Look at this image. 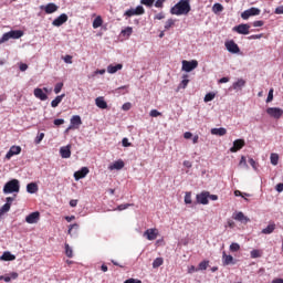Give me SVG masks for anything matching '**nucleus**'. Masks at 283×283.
<instances>
[{"mask_svg":"<svg viewBox=\"0 0 283 283\" xmlns=\"http://www.w3.org/2000/svg\"><path fill=\"white\" fill-rule=\"evenodd\" d=\"M187 85H189V80H182L181 83L179 84V87L185 90L187 87Z\"/></svg>","mask_w":283,"mask_h":283,"instance_id":"obj_56","label":"nucleus"},{"mask_svg":"<svg viewBox=\"0 0 283 283\" xmlns=\"http://www.w3.org/2000/svg\"><path fill=\"white\" fill-rule=\"evenodd\" d=\"M61 90H63V83L55 84L54 94H61Z\"/></svg>","mask_w":283,"mask_h":283,"instance_id":"obj_49","label":"nucleus"},{"mask_svg":"<svg viewBox=\"0 0 283 283\" xmlns=\"http://www.w3.org/2000/svg\"><path fill=\"white\" fill-rule=\"evenodd\" d=\"M266 114H269L271 118H275V120H280V118H282L283 116V109L280 107H269L266 108Z\"/></svg>","mask_w":283,"mask_h":283,"instance_id":"obj_6","label":"nucleus"},{"mask_svg":"<svg viewBox=\"0 0 283 283\" xmlns=\"http://www.w3.org/2000/svg\"><path fill=\"white\" fill-rule=\"evenodd\" d=\"M60 154L62 158H70L72 156V150L70 149V146L61 147Z\"/></svg>","mask_w":283,"mask_h":283,"instance_id":"obj_23","label":"nucleus"},{"mask_svg":"<svg viewBox=\"0 0 283 283\" xmlns=\"http://www.w3.org/2000/svg\"><path fill=\"white\" fill-rule=\"evenodd\" d=\"M63 23H67V14L65 13H62L60 17L53 20L52 25H54L55 28H61Z\"/></svg>","mask_w":283,"mask_h":283,"instance_id":"obj_14","label":"nucleus"},{"mask_svg":"<svg viewBox=\"0 0 283 283\" xmlns=\"http://www.w3.org/2000/svg\"><path fill=\"white\" fill-rule=\"evenodd\" d=\"M250 255L253 260H255V258H262V251L261 250H252L250 252Z\"/></svg>","mask_w":283,"mask_h":283,"instance_id":"obj_41","label":"nucleus"},{"mask_svg":"<svg viewBox=\"0 0 283 283\" xmlns=\"http://www.w3.org/2000/svg\"><path fill=\"white\" fill-rule=\"evenodd\" d=\"M239 165H240V167H249V166L247 165V157L242 156V157H241V160H240V163H239Z\"/></svg>","mask_w":283,"mask_h":283,"instance_id":"obj_53","label":"nucleus"},{"mask_svg":"<svg viewBox=\"0 0 283 283\" xmlns=\"http://www.w3.org/2000/svg\"><path fill=\"white\" fill-rule=\"evenodd\" d=\"M95 104L99 109H107V102L103 97H97L95 99Z\"/></svg>","mask_w":283,"mask_h":283,"instance_id":"obj_27","label":"nucleus"},{"mask_svg":"<svg viewBox=\"0 0 283 283\" xmlns=\"http://www.w3.org/2000/svg\"><path fill=\"white\" fill-rule=\"evenodd\" d=\"M230 251L231 253H238V251H240V245L238 243H231Z\"/></svg>","mask_w":283,"mask_h":283,"instance_id":"obj_45","label":"nucleus"},{"mask_svg":"<svg viewBox=\"0 0 283 283\" xmlns=\"http://www.w3.org/2000/svg\"><path fill=\"white\" fill-rule=\"evenodd\" d=\"M197 202L199 205H209V191H203L197 195Z\"/></svg>","mask_w":283,"mask_h":283,"instance_id":"obj_13","label":"nucleus"},{"mask_svg":"<svg viewBox=\"0 0 283 283\" xmlns=\"http://www.w3.org/2000/svg\"><path fill=\"white\" fill-rule=\"evenodd\" d=\"M63 98H65V94L57 95V96L51 102V107H59V105H61Z\"/></svg>","mask_w":283,"mask_h":283,"instance_id":"obj_30","label":"nucleus"},{"mask_svg":"<svg viewBox=\"0 0 283 283\" xmlns=\"http://www.w3.org/2000/svg\"><path fill=\"white\" fill-rule=\"evenodd\" d=\"M122 145L123 147H132V143H129V139L127 138H123Z\"/></svg>","mask_w":283,"mask_h":283,"instance_id":"obj_54","label":"nucleus"},{"mask_svg":"<svg viewBox=\"0 0 283 283\" xmlns=\"http://www.w3.org/2000/svg\"><path fill=\"white\" fill-rule=\"evenodd\" d=\"M165 264V260L163 258H157L153 262V269H158L159 266H163Z\"/></svg>","mask_w":283,"mask_h":283,"instance_id":"obj_34","label":"nucleus"},{"mask_svg":"<svg viewBox=\"0 0 283 283\" xmlns=\"http://www.w3.org/2000/svg\"><path fill=\"white\" fill-rule=\"evenodd\" d=\"M134 33V29L132 27H127L126 29L122 30V36H126L129 39V35Z\"/></svg>","mask_w":283,"mask_h":283,"instance_id":"obj_35","label":"nucleus"},{"mask_svg":"<svg viewBox=\"0 0 283 283\" xmlns=\"http://www.w3.org/2000/svg\"><path fill=\"white\" fill-rule=\"evenodd\" d=\"M275 189H276V191H277L279 193H282V191H283V184H277L276 187H275Z\"/></svg>","mask_w":283,"mask_h":283,"instance_id":"obj_63","label":"nucleus"},{"mask_svg":"<svg viewBox=\"0 0 283 283\" xmlns=\"http://www.w3.org/2000/svg\"><path fill=\"white\" fill-rule=\"evenodd\" d=\"M156 0H140L142 6H146L147 8H151Z\"/></svg>","mask_w":283,"mask_h":283,"instance_id":"obj_44","label":"nucleus"},{"mask_svg":"<svg viewBox=\"0 0 283 283\" xmlns=\"http://www.w3.org/2000/svg\"><path fill=\"white\" fill-rule=\"evenodd\" d=\"M140 14H145V8H143V6H138L136 9H129L124 13L125 17H136Z\"/></svg>","mask_w":283,"mask_h":283,"instance_id":"obj_10","label":"nucleus"},{"mask_svg":"<svg viewBox=\"0 0 283 283\" xmlns=\"http://www.w3.org/2000/svg\"><path fill=\"white\" fill-rule=\"evenodd\" d=\"M167 0H157L156 2H155V8H165V2H166Z\"/></svg>","mask_w":283,"mask_h":283,"instance_id":"obj_50","label":"nucleus"},{"mask_svg":"<svg viewBox=\"0 0 283 283\" xmlns=\"http://www.w3.org/2000/svg\"><path fill=\"white\" fill-rule=\"evenodd\" d=\"M271 101H273V88L269 91L266 103H271Z\"/></svg>","mask_w":283,"mask_h":283,"instance_id":"obj_55","label":"nucleus"},{"mask_svg":"<svg viewBox=\"0 0 283 283\" xmlns=\"http://www.w3.org/2000/svg\"><path fill=\"white\" fill-rule=\"evenodd\" d=\"M129 207H134V203H122L114 211H125V209H129Z\"/></svg>","mask_w":283,"mask_h":283,"instance_id":"obj_39","label":"nucleus"},{"mask_svg":"<svg viewBox=\"0 0 283 283\" xmlns=\"http://www.w3.org/2000/svg\"><path fill=\"white\" fill-rule=\"evenodd\" d=\"M21 36H23V31L21 30L9 31L2 35L0 43H6V41H10V39H21Z\"/></svg>","mask_w":283,"mask_h":283,"instance_id":"obj_3","label":"nucleus"},{"mask_svg":"<svg viewBox=\"0 0 283 283\" xmlns=\"http://www.w3.org/2000/svg\"><path fill=\"white\" fill-rule=\"evenodd\" d=\"M124 283H143V281H140L138 279H128Z\"/></svg>","mask_w":283,"mask_h":283,"instance_id":"obj_58","label":"nucleus"},{"mask_svg":"<svg viewBox=\"0 0 283 283\" xmlns=\"http://www.w3.org/2000/svg\"><path fill=\"white\" fill-rule=\"evenodd\" d=\"M212 136H226L227 128H212L211 130Z\"/></svg>","mask_w":283,"mask_h":283,"instance_id":"obj_28","label":"nucleus"},{"mask_svg":"<svg viewBox=\"0 0 283 283\" xmlns=\"http://www.w3.org/2000/svg\"><path fill=\"white\" fill-rule=\"evenodd\" d=\"M72 229H75V231H77L78 223H74V224L71 226V228L69 229V235H72Z\"/></svg>","mask_w":283,"mask_h":283,"instance_id":"obj_60","label":"nucleus"},{"mask_svg":"<svg viewBox=\"0 0 283 283\" xmlns=\"http://www.w3.org/2000/svg\"><path fill=\"white\" fill-rule=\"evenodd\" d=\"M271 165H277L280 163V155L272 153L270 156Z\"/></svg>","mask_w":283,"mask_h":283,"instance_id":"obj_38","label":"nucleus"},{"mask_svg":"<svg viewBox=\"0 0 283 283\" xmlns=\"http://www.w3.org/2000/svg\"><path fill=\"white\" fill-rule=\"evenodd\" d=\"M54 125H56L59 127V125H64L65 124V119H54L53 122Z\"/></svg>","mask_w":283,"mask_h":283,"instance_id":"obj_59","label":"nucleus"},{"mask_svg":"<svg viewBox=\"0 0 283 283\" xmlns=\"http://www.w3.org/2000/svg\"><path fill=\"white\" fill-rule=\"evenodd\" d=\"M232 218H233V220H237V222H242L243 224L251 222V219H249V217L244 216V212H237L233 214Z\"/></svg>","mask_w":283,"mask_h":283,"instance_id":"obj_17","label":"nucleus"},{"mask_svg":"<svg viewBox=\"0 0 283 283\" xmlns=\"http://www.w3.org/2000/svg\"><path fill=\"white\" fill-rule=\"evenodd\" d=\"M65 255L66 258H74V252L69 243H65Z\"/></svg>","mask_w":283,"mask_h":283,"instance_id":"obj_40","label":"nucleus"},{"mask_svg":"<svg viewBox=\"0 0 283 283\" xmlns=\"http://www.w3.org/2000/svg\"><path fill=\"white\" fill-rule=\"evenodd\" d=\"M216 98V93H207L203 101L205 103H210V101H213Z\"/></svg>","mask_w":283,"mask_h":283,"instance_id":"obj_42","label":"nucleus"},{"mask_svg":"<svg viewBox=\"0 0 283 283\" xmlns=\"http://www.w3.org/2000/svg\"><path fill=\"white\" fill-rule=\"evenodd\" d=\"M207 269H209V261H201L198 265V271H207Z\"/></svg>","mask_w":283,"mask_h":283,"instance_id":"obj_37","label":"nucleus"},{"mask_svg":"<svg viewBox=\"0 0 283 283\" xmlns=\"http://www.w3.org/2000/svg\"><path fill=\"white\" fill-rule=\"evenodd\" d=\"M144 235L147 238V240H156V238H158V230L157 229H147L144 232Z\"/></svg>","mask_w":283,"mask_h":283,"instance_id":"obj_18","label":"nucleus"},{"mask_svg":"<svg viewBox=\"0 0 283 283\" xmlns=\"http://www.w3.org/2000/svg\"><path fill=\"white\" fill-rule=\"evenodd\" d=\"M81 125H83V120L81 119V116H78V115L72 116L71 124L66 128L65 134H67L69 132H72V129H78V127H81Z\"/></svg>","mask_w":283,"mask_h":283,"instance_id":"obj_4","label":"nucleus"},{"mask_svg":"<svg viewBox=\"0 0 283 283\" xmlns=\"http://www.w3.org/2000/svg\"><path fill=\"white\" fill-rule=\"evenodd\" d=\"M260 12H262L259 8L252 7L241 13V19L248 21L250 17H259Z\"/></svg>","mask_w":283,"mask_h":283,"instance_id":"obj_5","label":"nucleus"},{"mask_svg":"<svg viewBox=\"0 0 283 283\" xmlns=\"http://www.w3.org/2000/svg\"><path fill=\"white\" fill-rule=\"evenodd\" d=\"M64 62L72 64V55H65L64 56Z\"/></svg>","mask_w":283,"mask_h":283,"instance_id":"obj_64","label":"nucleus"},{"mask_svg":"<svg viewBox=\"0 0 283 283\" xmlns=\"http://www.w3.org/2000/svg\"><path fill=\"white\" fill-rule=\"evenodd\" d=\"M0 260H2L3 262H12L17 260V256L11 252L7 251V252H3V254L0 256Z\"/></svg>","mask_w":283,"mask_h":283,"instance_id":"obj_21","label":"nucleus"},{"mask_svg":"<svg viewBox=\"0 0 283 283\" xmlns=\"http://www.w3.org/2000/svg\"><path fill=\"white\" fill-rule=\"evenodd\" d=\"M56 10H59V6L54 4V3H48L44 7V11L46 14H54V12H56Z\"/></svg>","mask_w":283,"mask_h":283,"instance_id":"obj_22","label":"nucleus"},{"mask_svg":"<svg viewBox=\"0 0 283 283\" xmlns=\"http://www.w3.org/2000/svg\"><path fill=\"white\" fill-rule=\"evenodd\" d=\"M39 220H41V212L40 211L31 212L30 214H28L25 217V222L28 224H36V222H39Z\"/></svg>","mask_w":283,"mask_h":283,"instance_id":"obj_8","label":"nucleus"},{"mask_svg":"<svg viewBox=\"0 0 283 283\" xmlns=\"http://www.w3.org/2000/svg\"><path fill=\"white\" fill-rule=\"evenodd\" d=\"M163 19H165V13H163V12L157 13V14L155 15V20H157V21H163Z\"/></svg>","mask_w":283,"mask_h":283,"instance_id":"obj_57","label":"nucleus"},{"mask_svg":"<svg viewBox=\"0 0 283 283\" xmlns=\"http://www.w3.org/2000/svg\"><path fill=\"white\" fill-rule=\"evenodd\" d=\"M10 203H4L1 208H0V213L3 216V213H8V211H10Z\"/></svg>","mask_w":283,"mask_h":283,"instance_id":"obj_46","label":"nucleus"},{"mask_svg":"<svg viewBox=\"0 0 283 283\" xmlns=\"http://www.w3.org/2000/svg\"><path fill=\"white\" fill-rule=\"evenodd\" d=\"M253 28H262V25H264V21L263 20H256L252 23Z\"/></svg>","mask_w":283,"mask_h":283,"instance_id":"obj_51","label":"nucleus"},{"mask_svg":"<svg viewBox=\"0 0 283 283\" xmlns=\"http://www.w3.org/2000/svg\"><path fill=\"white\" fill-rule=\"evenodd\" d=\"M123 167H125V161L124 160H117L113 165H111L108 167V169L111 171H114V169L120 170V169H123Z\"/></svg>","mask_w":283,"mask_h":283,"instance_id":"obj_24","label":"nucleus"},{"mask_svg":"<svg viewBox=\"0 0 283 283\" xmlns=\"http://www.w3.org/2000/svg\"><path fill=\"white\" fill-rule=\"evenodd\" d=\"M17 277H19V273L17 272H12L9 274V276H0V280H3V282H12V280H17Z\"/></svg>","mask_w":283,"mask_h":283,"instance_id":"obj_29","label":"nucleus"},{"mask_svg":"<svg viewBox=\"0 0 283 283\" xmlns=\"http://www.w3.org/2000/svg\"><path fill=\"white\" fill-rule=\"evenodd\" d=\"M226 49L231 54H239V52H240V46H238V44L233 40H230V41L226 42Z\"/></svg>","mask_w":283,"mask_h":283,"instance_id":"obj_9","label":"nucleus"},{"mask_svg":"<svg viewBox=\"0 0 283 283\" xmlns=\"http://www.w3.org/2000/svg\"><path fill=\"white\" fill-rule=\"evenodd\" d=\"M224 10V7L221 3H214L212 7V12L214 14H218L219 12H222Z\"/></svg>","mask_w":283,"mask_h":283,"instance_id":"obj_36","label":"nucleus"},{"mask_svg":"<svg viewBox=\"0 0 283 283\" xmlns=\"http://www.w3.org/2000/svg\"><path fill=\"white\" fill-rule=\"evenodd\" d=\"M101 25H103V18L97 15L93 21V28L94 30H97V28H101Z\"/></svg>","mask_w":283,"mask_h":283,"instance_id":"obj_33","label":"nucleus"},{"mask_svg":"<svg viewBox=\"0 0 283 283\" xmlns=\"http://www.w3.org/2000/svg\"><path fill=\"white\" fill-rule=\"evenodd\" d=\"M118 70H123V64H109L107 66V72L108 74H116V72H118Z\"/></svg>","mask_w":283,"mask_h":283,"instance_id":"obj_25","label":"nucleus"},{"mask_svg":"<svg viewBox=\"0 0 283 283\" xmlns=\"http://www.w3.org/2000/svg\"><path fill=\"white\" fill-rule=\"evenodd\" d=\"M247 85V81L240 78L232 84L233 90H242Z\"/></svg>","mask_w":283,"mask_h":283,"instance_id":"obj_31","label":"nucleus"},{"mask_svg":"<svg viewBox=\"0 0 283 283\" xmlns=\"http://www.w3.org/2000/svg\"><path fill=\"white\" fill-rule=\"evenodd\" d=\"M275 227H276L275 222H271V223H269V226L266 228H264L262 230V233L264 235H271V233H273V231H275Z\"/></svg>","mask_w":283,"mask_h":283,"instance_id":"obj_26","label":"nucleus"},{"mask_svg":"<svg viewBox=\"0 0 283 283\" xmlns=\"http://www.w3.org/2000/svg\"><path fill=\"white\" fill-rule=\"evenodd\" d=\"M190 0H180L177 4H175L170 9V14H175L176 17H180L182 14H188L191 12V4H189Z\"/></svg>","mask_w":283,"mask_h":283,"instance_id":"obj_1","label":"nucleus"},{"mask_svg":"<svg viewBox=\"0 0 283 283\" xmlns=\"http://www.w3.org/2000/svg\"><path fill=\"white\" fill-rule=\"evenodd\" d=\"M245 142L244 139H237L233 142V146L230 148L231 154H235L237 151H240L242 147H244Z\"/></svg>","mask_w":283,"mask_h":283,"instance_id":"obj_12","label":"nucleus"},{"mask_svg":"<svg viewBox=\"0 0 283 283\" xmlns=\"http://www.w3.org/2000/svg\"><path fill=\"white\" fill-rule=\"evenodd\" d=\"M27 191L28 193H36V191H39V186L34 182H31L27 185Z\"/></svg>","mask_w":283,"mask_h":283,"instance_id":"obj_32","label":"nucleus"},{"mask_svg":"<svg viewBox=\"0 0 283 283\" xmlns=\"http://www.w3.org/2000/svg\"><path fill=\"white\" fill-rule=\"evenodd\" d=\"M43 138H45V133H40L36 137H35V145H40L41 140H43Z\"/></svg>","mask_w":283,"mask_h":283,"instance_id":"obj_47","label":"nucleus"},{"mask_svg":"<svg viewBox=\"0 0 283 283\" xmlns=\"http://www.w3.org/2000/svg\"><path fill=\"white\" fill-rule=\"evenodd\" d=\"M176 21L174 19H168L165 23V30H169L171 28H174Z\"/></svg>","mask_w":283,"mask_h":283,"instance_id":"obj_43","label":"nucleus"},{"mask_svg":"<svg viewBox=\"0 0 283 283\" xmlns=\"http://www.w3.org/2000/svg\"><path fill=\"white\" fill-rule=\"evenodd\" d=\"M251 25L249 24H239L233 28V31L238 34H250Z\"/></svg>","mask_w":283,"mask_h":283,"instance_id":"obj_11","label":"nucleus"},{"mask_svg":"<svg viewBox=\"0 0 283 283\" xmlns=\"http://www.w3.org/2000/svg\"><path fill=\"white\" fill-rule=\"evenodd\" d=\"M33 94L35 98L40 101H48V94H45L42 88H34Z\"/></svg>","mask_w":283,"mask_h":283,"instance_id":"obj_20","label":"nucleus"},{"mask_svg":"<svg viewBox=\"0 0 283 283\" xmlns=\"http://www.w3.org/2000/svg\"><path fill=\"white\" fill-rule=\"evenodd\" d=\"M21 154V146H11L6 155L7 160H10L12 156H19Z\"/></svg>","mask_w":283,"mask_h":283,"instance_id":"obj_15","label":"nucleus"},{"mask_svg":"<svg viewBox=\"0 0 283 283\" xmlns=\"http://www.w3.org/2000/svg\"><path fill=\"white\" fill-rule=\"evenodd\" d=\"M20 188L19 179H12L4 185L3 193H19Z\"/></svg>","mask_w":283,"mask_h":283,"instance_id":"obj_2","label":"nucleus"},{"mask_svg":"<svg viewBox=\"0 0 283 283\" xmlns=\"http://www.w3.org/2000/svg\"><path fill=\"white\" fill-rule=\"evenodd\" d=\"M275 14H283V6H280L275 9Z\"/></svg>","mask_w":283,"mask_h":283,"instance_id":"obj_62","label":"nucleus"},{"mask_svg":"<svg viewBox=\"0 0 283 283\" xmlns=\"http://www.w3.org/2000/svg\"><path fill=\"white\" fill-rule=\"evenodd\" d=\"M249 164L251 165V167H253L254 169H258V164L255 163V160L253 158L249 159Z\"/></svg>","mask_w":283,"mask_h":283,"instance_id":"obj_61","label":"nucleus"},{"mask_svg":"<svg viewBox=\"0 0 283 283\" xmlns=\"http://www.w3.org/2000/svg\"><path fill=\"white\" fill-rule=\"evenodd\" d=\"M185 202L186 205H191V192H186Z\"/></svg>","mask_w":283,"mask_h":283,"instance_id":"obj_52","label":"nucleus"},{"mask_svg":"<svg viewBox=\"0 0 283 283\" xmlns=\"http://www.w3.org/2000/svg\"><path fill=\"white\" fill-rule=\"evenodd\" d=\"M196 67H198V62L196 60H192V61L184 60L182 61V71L184 72H193V70H196Z\"/></svg>","mask_w":283,"mask_h":283,"instance_id":"obj_7","label":"nucleus"},{"mask_svg":"<svg viewBox=\"0 0 283 283\" xmlns=\"http://www.w3.org/2000/svg\"><path fill=\"white\" fill-rule=\"evenodd\" d=\"M222 263L223 266H229V264H235V262H233V256L231 254H227L226 251L222 252Z\"/></svg>","mask_w":283,"mask_h":283,"instance_id":"obj_19","label":"nucleus"},{"mask_svg":"<svg viewBox=\"0 0 283 283\" xmlns=\"http://www.w3.org/2000/svg\"><path fill=\"white\" fill-rule=\"evenodd\" d=\"M90 174V168L88 167H82L80 170L74 172V178L75 180H81L85 178Z\"/></svg>","mask_w":283,"mask_h":283,"instance_id":"obj_16","label":"nucleus"},{"mask_svg":"<svg viewBox=\"0 0 283 283\" xmlns=\"http://www.w3.org/2000/svg\"><path fill=\"white\" fill-rule=\"evenodd\" d=\"M149 116H151V118H158V116H163V113L158 112L157 109H151Z\"/></svg>","mask_w":283,"mask_h":283,"instance_id":"obj_48","label":"nucleus"}]
</instances>
